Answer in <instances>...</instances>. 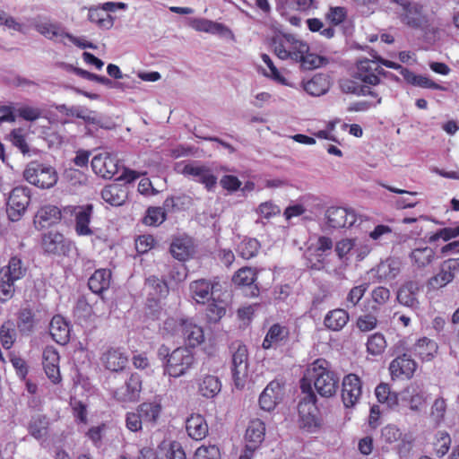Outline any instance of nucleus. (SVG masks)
<instances>
[{
  "mask_svg": "<svg viewBox=\"0 0 459 459\" xmlns=\"http://www.w3.org/2000/svg\"><path fill=\"white\" fill-rule=\"evenodd\" d=\"M403 263L398 257H388L380 262L370 273L378 281H389L394 280L402 272Z\"/></svg>",
  "mask_w": 459,
  "mask_h": 459,
  "instance_id": "nucleus-16",
  "label": "nucleus"
},
{
  "mask_svg": "<svg viewBox=\"0 0 459 459\" xmlns=\"http://www.w3.org/2000/svg\"><path fill=\"white\" fill-rule=\"evenodd\" d=\"M289 337V330L287 327L279 324L273 325L268 330L264 341L263 348L265 350L276 347L284 343Z\"/></svg>",
  "mask_w": 459,
  "mask_h": 459,
  "instance_id": "nucleus-32",
  "label": "nucleus"
},
{
  "mask_svg": "<svg viewBox=\"0 0 459 459\" xmlns=\"http://www.w3.org/2000/svg\"><path fill=\"white\" fill-rule=\"evenodd\" d=\"M420 284L415 281H408L399 288L396 299L401 305L417 310L420 308Z\"/></svg>",
  "mask_w": 459,
  "mask_h": 459,
  "instance_id": "nucleus-19",
  "label": "nucleus"
},
{
  "mask_svg": "<svg viewBox=\"0 0 459 459\" xmlns=\"http://www.w3.org/2000/svg\"><path fill=\"white\" fill-rule=\"evenodd\" d=\"M256 279L255 272L250 267L239 269L233 276L232 281L238 286H250Z\"/></svg>",
  "mask_w": 459,
  "mask_h": 459,
  "instance_id": "nucleus-50",
  "label": "nucleus"
},
{
  "mask_svg": "<svg viewBox=\"0 0 459 459\" xmlns=\"http://www.w3.org/2000/svg\"><path fill=\"white\" fill-rule=\"evenodd\" d=\"M143 424H144L143 420L138 410H136V411H130L126 413V426L129 430L133 432L139 431L142 429Z\"/></svg>",
  "mask_w": 459,
  "mask_h": 459,
  "instance_id": "nucleus-61",
  "label": "nucleus"
},
{
  "mask_svg": "<svg viewBox=\"0 0 459 459\" xmlns=\"http://www.w3.org/2000/svg\"><path fill=\"white\" fill-rule=\"evenodd\" d=\"M15 324L12 320L3 323L0 327V342L4 349H10L17 337Z\"/></svg>",
  "mask_w": 459,
  "mask_h": 459,
  "instance_id": "nucleus-45",
  "label": "nucleus"
},
{
  "mask_svg": "<svg viewBox=\"0 0 459 459\" xmlns=\"http://www.w3.org/2000/svg\"><path fill=\"white\" fill-rule=\"evenodd\" d=\"M182 174L192 177L195 181L203 184L208 191L213 190L217 184V177L210 168L204 165L186 164Z\"/></svg>",
  "mask_w": 459,
  "mask_h": 459,
  "instance_id": "nucleus-17",
  "label": "nucleus"
},
{
  "mask_svg": "<svg viewBox=\"0 0 459 459\" xmlns=\"http://www.w3.org/2000/svg\"><path fill=\"white\" fill-rule=\"evenodd\" d=\"M428 395L421 386L411 384L401 391V411L409 409L420 411L425 406Z\"/></svg>",
  "mask_w": 459,
  "mask_h": 459,
  "instance_id": "nucleus-10",
  "label": "nucleus"
},
{
  "mask_svg": "<svg viewBox=\"0 0 459 459\" xmlns=\"http://www.w3.org/2000/svg\"><path fill=\"white\" fill-rule=\"evenodd\" d=\"M265 427L264 423L259 420L255 419L249 422L246 431L247 445L254 446V449L264 440Z\"/></svg>",
  "mask_w": 459,
  "mask_h": 459,
  "instance_id": "nucleus-37",
  "label": "nucleus"
},
{
  "mask_svg": "<svg viewBox=\"0 0 459 459\" xmlns=\"http://www.w3.org/2000/svg\"><path fill=\"white\" fill-rule=\"evenodd\" d=\"M142 391V378L137 373L131 374L125 385L117 388L114 398L121 403H134L140 398Z\"/></svg>",
  "mask_w": 459,
  "mask_h": 459,
  "instance_id": "nucleus-11",
  "label": "nucleus"
},
{
  "mask_svg": "<svg viewBox=\"0 0 459 459\" xmlns=\"http://www.w3.org/2000/svg\"><path fill=\"white\" fill-rule=\"evenodd\" d=\"M14 293V281L0 273V301L10 299Z\"/></svg>",
  "mask_w": 459,
  "mask_h": 459,
  "instance_id": "nucleus-55",
  "label": "nucleus"
},
{
  "mask_svg": "<svg viewBox=\"0 0 459 459\" xmlns=\"http://www.w3.org/2000/svg\"><path fill=\"white\" fill-rule=\"evenodd\" d=\"M87 180L86 175L77 169H67L63 174V183L69 186H82Z\"/></svg>",
  "mask_w": 459,
  "mask_h": 459,
  "instance_id": "nucleus-49",
  "label": "nucleus"
},
{
  "mask_svg": "<svg viewBox=\"0 0 459 459\" xmlns=\"http://www.w3.org/2000/svg\"><path fill=\"white\" fill-rule=\"evenodd\" d=\"M195 249V246L193 238L183 234L172 240L169 251L175 259L186 261L194 255Z\"/></svg>",
  "mask_w": 459,
  "mask_h": 459,
  "instance_id": "nucleus-22",
  "label": "nucleus"
},
{
  "mask_svg": "<svg viewBox=\"0 0 459 459\" xmlns=\"http://www.w3.org/2000/svg\"><path fill=\"white\" fill-rule=\"evenodd\" d=\"M195 359L192 351L179 347L171 351L169 359L162 363L163 375L178 378L187 374L195 365Z\"/></svg>",
  "mask_w": 459,
  "mask_h": 459,
  "instance_id": "nucleus-5",
  "label": "nucleus"
},
{
  "mask_svg": "<svg viewBox=\"0 0 459 459\" xmlns=\"http://www.w3.org/2000/svg\"><path fill=\"white\" fill-rule=\"evenodd\" d=\"M347 17V10L345 7L336 6L330 7L328 13L325 14V19L332 25H339L345 21Z\"/></svg>",
  "mask_w": 459,
  "mask_h": 459,
  "instance_id": "nucleus-58",
  "label": "nucleus"
},
{
  "mask_svg": "<svg viewBox=\"0 0 459 459\" xmlns=\"http://www.w3.org/2000/svg\"><path fill=\"white\" fill-rule=\"evenodd\" d=\"M384 69L377 61L363 59L357 63L355 77L364 83L377 86L380 84V74H384Z\"/></svg>",
  "mask_w": 459,
  "mask_h": 459,
  "instance_id": "nucleus-13",
  "label": "nucleus"
},
{
  "mask_svg": "<svg viewBox=\"0 0 459 459\" xmlns=\"http://www.w3.org/2000/svg\"><path fill=\"white\" fill-rule=\"evenodd\" d=\"M93 213L92 204L67 205L59 209V221L66 225L74 222L75 230H90L89 224Z\"/></svg>",
  "mask_w": 459,
  "mask_h": 459,
  "instance_id": "nucleus-7",
  "label": "nucleus"
},
{
  "mask_svg": "<svg viewBox=\"0 0 459 459\" xmlns=\"http://www.w3.org/2000/svg\"><path fill=\"white\" fill-rule=\"evenodd\" d=\"M396 6L394 13L400 22L405 26L420 30L426 37H435L438 33V28L432 26L423 4L409 0H393Z\"/></svg>",
  "mask_w": 459,
  "mask_h": 459,
  "instance_id": "nucleus-3",
  "label": "nucleus"
},
{
  "mask_svg": "<svg viewBox=\"0 0 459 459\" xmlns=\"http://www.w3.org/2000/svg\"><path fill=\"white\" fill-rule=\"evenodd\" d=\"M111 281V271L108 269H98L89 278L88 286L95 294H102L109 288Z\"/></svg>",
  "mask_w": 459,
  "mask_h": 459,
  "instance_id": "nucleus-33",
  "label": "nucleus"
},
{
  "mask_svg": "<svg viewBox=\"0 0 459 459\" xmlns=\"http://www.w3.org/2000/svg\"><path fill=\"white\" fill-rule=\"evenodd\" d=\"M333 248V241L330 238L327 237H319L315 244H311V246L307 248V266L309 265V259L313 258L312 255L315 256L316 261L317 259H325L323 256L324 254L327 251H330Z\"/></svg>",
  "mask_w": 459,
  "mask_h": 459,
  "instance_id": "nucleus-42",
  "label": "nucleus"
},
{
  "mask_svg": "<svg viewBox=\"0 0 459 459\" xmlns=\"http://www.w3.org/2000/svg\"><path fill=\"white\" fill-rule=\"evenodd\" d=\"M349 321V314L342 308L329 311L324 320L325 325L333 331L342 330Z\"/></svg>",
  "mask_w": 459,
  "mask_h": 459,
  "instance_id": "nucleus-38",
  "label": "nucleus"
},
{
  "mask_svg": "<svg viewBox=\"0 0 459 459\" xmlns=\"http://www.w3.org/2000/svg\"><path fill=\"white\" fill-rule=\"evenodd\" d=\"M26 273V268L22 265V262L17 256H13L9 260L6 266L3 267L0 273L4 274V277H8L14 281L22 279Z\"/></svg>",
  "mask_w": 459,
  "mask_h": 459,
  "instance_id": "nucleus-44",
  "label": "nucleus"
},
{
  "mask_svg": "<svg viewBox=\"0 0 459 459\" xmlns=\"http://www.w3.org/2000/svg\"><path fill=\"white\" fill-rule=\"evenodd\" d=\"M101 361L107 369L118 372L126 368L128 358L119 349H110L102 355Z\"/></svg>",
  "mask_w": 459,
  "mask_h": 459,
  "instance_id": "nucleus-30",
  "label": "nucleus"
},
{
  "mask_svg": "<svg viewBox=\"0 0 459 459\" xmlns=\"http://www.w3.org/2000/svg\"><path fill=\"white\" fill-rule=\"evenodd\" d=\"M368 288V283H362L353 287L348 293L346 301L347 307H355L359 300L363 298L365 292Z\"/></svg>",
  "mask_w": 459,
  "mask_h": 459,
  "instance_id": "nucleus-57",
  "label": "nucleus"
},
{
  "mask_svg": "<svg viewBox=\"0 0 459 459\" xmlns=\"http://www.w3.org/2000/svg\"><path fill=\"white\" fill-rule=\"evenodd\" d=\"M28 130L25 128H14L10 132L9 140L13 146L20 150L23 154L30 152V147L27 143Z\"/></svg>",
  "mask_w": 459,
  "mask_h": 459,
  "instance_id": "nucleus-47",
  "label": "nucleus"
},
{
  "mask_svg": "<svg viewBox=\"0 0 459 459\" xmlns=\"http://www.w3.org/2000/svg\"><path fill=\"white\" fill-rule=\"evenodd\" d=\"M57 221V207L46 205L41 207L35 215L34 223L41 230L48 229L56 224Z\"/></svg>",
  "mask_w": 459,
  "mask_h": 459,
  "instance_id": "nucleus-39",
  "label": "nucleus"
},
{
  "mask_svg": "<svg viewBox=\"0 0 459 459\" xmlns=\"http://www.w3.org/2000/svg\"><path fill=\"white\" fill-rule=\"evenodd\" d=\"M232 379L238 389H242L248 379V352L245 345L238 344L232 354Z\"/></svg>",
  "mask_w": 459,
  "mask_h": 459,
  "instance_id": "nucleus-9",
  "label": "nucleus"
},
{
  "mask_svg": "<svg viewBox=\"0 0 459 459\" xmlns=\"http://www.w3.org/2000/svg\"><path fill=\"white\" fill-rule=\"evenodd\" d=\"M101 197L112 206H120L125 204L128 197V188L124 185L110 184L101 190Z\"/></svg>",
  "mask_w": 459,
  "mask_h": 459,
  "instance_id": "nucleus-26",
  "label": "nucleus"
},
{
  "mask_svg": "<svg viewBox=\"0 0 459 459\" xmlns=\"http://www.w3.org/2000/svg\"><path fill=\"white\" fill-rule=\"evenodd\" d=\"M166 219L165 212L160 207H150L143 218L145 225L150 227H157Z\"/></svg>",
  "mask_w": 459,
  "mask_h": 459,
  "instance_id": "nucleus-51",
  "label": "nucleus"
},
{
  "mask_svg": "<svg viewBox=\"0 0 459 459\" xmlns=\"http://www.w3.org/2000/svg\"><path fill=\"white\" fill-rule=\"evenodd\" d=\"M362 394V383L355 374H349L342 380V399L345 407L354 406Z\"/></svg>",
  "mask_w": 459,
  "mask_h": 459,
  "instance_id": "nucleus-15",
  "label": "nucleus"
},
{
  "mask_svg": "<svg viewBox=\"0 0 459 459\" xmlns=\"http://www.w3.org/2000/svg\"><path fill=\"white\" fill-rule=\"evenodd\" d=\"M311 383L316 392L323 397H331L335 394L338 385L339 377L331 369L330 364L324 359H317L311 363L301 381V388L305 392L307 387L310 389Z\"/></svg>",
  "mask_w": 459,
  "mask_h": 459,
  "instance_id": "nucleus-2",
  "label": "nucleus"
},
{
  "mask_svg": "<svg viewBox=\"0 0 459 459\" xmlns=\"http://www.w3.org/2000/svg\"><path fill=\"white\" fill-rule=\"evenodd\" d=\"M260 247L255 238H244L238 246V253L244 259H250L256 255Z\"/></svg>",
  "mask_w": 459,
  "mask_h": 459,
  "instance_id": "nucleus-48",
  "label": "nucleus"
},
{
  "mask_svg": "<svg viewBox=\"0 0 459 459\" xmlns=\"http://www.w3.org/2000/svg\"><path fill=\"white\" fill-rule=\"evenodd\" d=\"M59 113L67 117L81 118L88 124H95L97 122L95 112L80 106L68 108L65 105H59Z\"/></svg>",
  "mask_w": 459,
  "mask_h": 459,
  "instance_id": "nucleus-41",
  "label": "nucleus"
},
{
  "mask_svg": "<svg viewBox=\"0 0 459 459\" xmlns=\"http://www.w3.org/2000/svg\"><path fill=\"white\" fill-rule=\"evenodd\" d=\"M437 344L435 341L422 337L413 346V352L422 360H430L437 351Z\"/></svg>",
  "mask_w": 459,
  "mask_h": 459,
  "instance_id": "nucleus-40",
  "label": "nucleus"
},
{
  "mask_svg": "<svg viewBox=\"0 0 459 459\" xmlns=\"http://www.w3.org/2000/svg\"><path fill=\"white\" fill-rule=\"evenodd\" d=\"M42 366L48 378L57 383V351L54 346H47L42 354Z\"/></svg>",
  "mask_w": 459,
  "mask_h": 459,
  "instance_id": "nucleus-31",
  "label": "nucleus"
},
{
  "mask_svg": "<svg viewBox=\"0 0 459 459\" xmlns=\"http://www.w3.org/2000/svg\"><path fill=\"white\" fill-rule=\"evenodd\" d=\"M92 170L98 176L111 179L114 178L120 169L118 160L111 154H99L91 160Z\"/></svg>",
  "mask_w": 459,
  "mask_h": 459,
  "instance_id": "nucleus-12",
  "label": "nucleus"
},
{
  "mask_svg": "<svg viewBox=\"0 0 459 459\" xmlns=\"http://www.w3.org/2000/svg\"><path fill=\"white\" fill-rule=\"evenodd\" d=\"M48 420L44 415H36L31 418L29 425L30 434L37 439L44 437L48 433Z\"/></svg>",
  "mask_w": 459,
  "mask_h": 459,
  "instance_id": "nucleus-46",
  "label": "nucleus"
},
{
  "mask_svg": "<svg viewBox=\"0 0 459 459\" xmlns=\"http://www.w3.org/2000/svg\"><path fill=\"white\" fill-rule=\"evenodd\" d=\"M37 319L32 309L29 307L21 308L17 313V328L22 335H30L37 325Z\"/></svg>",
  "mask_w": 459,
  "mask_h": 459,
  "instance_id": "nucleus-34",
  "label": "nucleus"
},
{
  "mask_svg": "<svg viewBox=\"0 0 459 459\" xmlns=\"http://www.w3.org/2000/svg\"><path fill=\"white\" fill-rule=\"evenodd\" d=\"M186 429L188 436L197 441L204 439L208 434V425L200 414L190 415L186 419Z\"/></svg>",
  "mask_w": 459,
  "mask_h": 459,
  "instance_id": "nucleus-29",
  "label": "nucleus"
},
{
  "mask_svg": "<svg viewBox=\"0 0 459 459\" xmlns=\"http://www.w3.org/2000/svg\"><path fill=\"white\" fill-rule=\"evenodd\" d=\"M89 20L102 28H110L113 24L112 19L105 11L99 9L89 10Z\"/></svg>",
  "mask_w": 459,
  "mask_h": 459,
  "instance_id": "nucleus-54",
  "label": "nucleus"
},
{
  "mask_svg": "<svg viewBox=\"0 0 459 459\" xmlns=\"http://www.w3.org/2000/svg\"><path fill=\"white\" fill-rule=\"evenodd\" d=\"M304 91L311 96L325 94L331 87V77L326 74H316L302 83Z\"/></svg>",
  "mask_w": 459,
  "mask_h": 459,
  "instance_id": "nucleus-24",
  "label": "nucleus"
},
{
  "mask_svg": "<svg viewBox=\"0 0 459 459\" xmlns=\"http://www.w3.org/2000/svg\"><path fill=\"white\" fill-rule=\"evenodd\" d=\"M316 397L309 394V400L302 401L299 403V426L308 432H315L318 427V420L315 414Z\"/></svg>",
  "mask_w": 459,
  "mask_h": 459,
  "instance_id": "nucleus-18",
  "label": "nucleus"
},
{
  "mask_svg": "<svg viewBox=\"0 0 459 459\" xmlns=\"http://www.w3.org/2000/svg\"><path fill=\"white\" fill-rule=\"evenodd\" d=\"M385 347L386 342L384 335L381 333H374L368 339L367 349L372 355L381 354Z\"/></svg>",
  "mask_w": 459,
  "mask_h": 459,
  "instance_id": "nucleus-52",
  "label": "nucleus"
},
{
  "mask_svg": "<svg viewBox=\"0 0 459 459\" xmlns=\"http://www.w3.org/2000/svg\"><path fill=\"white\" fill-rule=\"evenodd\" d=\"M221 389V383L216 376L204 375L198 380V392L205 398L215 397Z\"/></svg>",
  "mask_w": 459,
  "mask_h": 459,
  "instance_id": "nucleus-36",
  "label": "nucleus"
},
{
  "mask_svg": "<svg viewBox=\"0 0 459 459\" xmlns=\"http://www.w3.org/2000/svg\"><path fill=\"white\" fill-rule=\"evenodd\" d=\"M217 285V282H212L205 279L194 281L189 286L191 297L195 302L204 304L206 301L210 300L212 291Z\"/></svg>",
  "mask_w": 459,
  "mask_h": 459,
  "instance_id": "nucleus-25",
  "label": "nucleus"
},
{
  "mask_svg": "<svg viewBox=\"0 0 459 459\" xmlns=\"http://www.w3.org/2000/svg\"><path fill=\"white\" fill-rule=\"evenodd\" d=\"M35 28L39 33L48 39H53L57 35V27L55 24L49 23L47 19H39L35 23Z\"/></svg>",
  "mask_w": 459,
  "mask_h": 459,
  "instance_id": "nucleus-62",
  "label": "nucleus"
},
{
  "mask_svg": "<svg viewBox=\"0 0 459 459\" xmlns=\"http://www.w3.org/2000/svg\"><path fill=\"white\" fill-rule=\"evenodd\" d=\"M375 394L378 403L392 411H401V392H393L388 384L381 383L376 387Z\"/></svg>",
  "mask_w": 459,
  "mask_h": 459,
  "instance_id": "nucleus-23",
  "label": "nucleus"
},
{
  "mask_svg": "<svg viewBox=\"0 0 459 459\" xmlns=\"http://www.w3.org/2000/svg\"><path fill=\"white\" fill-rule=\"evenodd\" d=\"M459 268V263L456 260H448L442 264L440 272L432 276L427 283L429 290H438L446 286L451 282L455 276V271Z\"/></svg>",
  "mask_w": 459,
  "mask_h": 459,
  "instance_id": "nucleus-20",
  "label": "nucleus"
},
{
  "mask_svg": "<svg viewBox=\"0 0 459 459\" xmlns=\"http://www.w3.org/2000/svg\"><path fill=\"white\" fill-rule=\"evenodd\" d=\"M325 221L332 230H350L352 228H371V220L358 215L353 210L332 206L325 212Z\"/></svg>",
  "mask_w": 459,
  "mask_h": 459,
  "instance_id": "nucleus-4",
  "label": "nucleus"
},
{
  "mask_svg": "<svg viewBox=\"0 0 459 459\" xmlns=\"http://www.w3.org/2000/svg\"><path fill=\"white\" fill-rule=\"evenodd\" d=\"M258 213L264 219H271L272 217L280 215L281 209L278 205L271 201L262 203L257 209Z\"/></svg>",
  "mask_w": 459,
  "mask_h": 459,
  "instance_id": "nucleus-64",
  "label": "nucleus"
},
{
  "mask_svg": "<svg viewBox=\"0 0 459 459\" xmlns=\"http://www.w3.org/2000/svg\"><path fill=\"white\" fill-rule=\"evenodd\" d=\"M282 396V385L276 380L271 381L260 394L259 405L262 410L271 411L280 403Z\"/></svg>",
  "mask_w": 459,
  "mask_h": 459,
  "instance_id": "nucleus-21",
  "label": "nucleus"
},
{
  "mask_svg": "<svg viewBox=\"0 0 459 459\" xmlns=\"http://www.w3.org/2000/svg\"><path fill=\"white\" fill-rule=\"evenodd\" d=\"M417 363L407 353L397 355L389 365L393 379H410L413 377Z\"/></svg>",
  "mask_w": 459,
  "mask_h": 459,
  "instance_id": "nucleus-14",
  "label": "nucleus"
},
{
  "mask_svg": "<svg viewBox=\"0 0 459 459\" xmlns=\"http://www.w3.org/2000/svg\"><path fill=\"white\" fill-rule=\"evenodd\" d=\"M30 202V191L25 186L14 187L7 202V216L12 221L21 220Z\"/></svg>",
  "mask_w": 459,
  "mask_h": 459,
  "instance_id": "nucleus-8",
  "label": "nucleus"
},
{
  "mask_svg": "<svg viewBox=\"0 0 459 459\" xmlns=\"http://www.w3.org/2000/svg\"><path fill=\"white\" fill-rule=\"evenodd\" d=\"M195 459H221V453L216 446H204L195 451Z\"/></svg>",
  "mask_w": 459,
  "mask_h": 459,
  "instance_id": "nucleus-63",
  "label": "nucleus"
},
{
  "mask_svg": "<svg viewBox=\"0 0 459 459\" xmlns=\"http://www.w3.org/2000/svg\"><path fill=\"white\" fill-rule=\"evenodd\" d=\"M23 177L30 184L43 189L50 188L57 182L56 169L39 162L30 163L23 172Z\"/></svg>",
  "mask_w": 459,
  "mask_h": 459,
  "instance_id": "nucleus-6",
  "label": "nucleus"
},
{
  "mask_svg": "<svg viewBox=\"0 0 459 459\" xmlns=\"http://www.w3.org/2000/svg\"><path fill=\"white\" fill-rule=\"evenodd\" d=\"M74 316L83 321H91L93 317V310L91 306L84 298H80L74 307Z\"/></svg>",
  "mask_w": 459,
  "mask_h": 459,
  "instance_id": "nucleus-53",
  "label": "nucleus"
},
{
  "mask_svg": "<svg viewBox=\"0 0 459 459\" xmlns=\"http://www.w3.org/2000/svg\"><path fill=\"white\" fill-rule=\"evenodd\" d=\"M137 410L143 420V423L146 426L154 427L161 415L162 404L160 399H154L153 401L141 403Z\"/></svg>",
  "mask_w": 459,
  "mask_h": 459,
  "instance_id": "nucleus-27",
  "label": "nucleus"
},
{
  "mask_svg": "<svg viewBox=\"0 0 459 459\" xmlns=\"http://www.w3.org/2000/svg\"><path fill=\"white\" fill-rule=\"evenodd\" d=\"M182 331L186 342L191 347H196L204 341L203 327L195 324L191 318L182 321Z\"/></svg>",
  "mask_w": 459,
  "mask_h": 459,
  "instance_id": "nucleus-28",
  "label": "nucleus"
},
{
  "mask_svg": "<svg viewBox=\"0 0 459 459\" xmlns=\"http://www.w3.org/2000/svg\"><path fill=\"white\" fill-rule=\"evenodd\" d=\"M268 45L279 59L299 63L305 70H313L325 63L324 57L310 52L307 42L290 33L275 31L269 38Z\"/></svg>",
  "mask_w": 459,
  "mask_h": 459,
  "instance_id": "nucleus-1",
  "label": "nucleus"
},
{
  "mask_svg": "<svg viewBox=\"0 0 459 459\" xmlns=\"http://www.w3.org/2000/svg\"><path fill=\"white\" fill-rule=\"evenodd\" d=\"M435 258V253L430 247L416 248L411 254V259L414 266L423 269L429 265Z\"/></svg>",
  "mask_w": 459,
  "mask_h": 459,
  "instance_id": "nucleus-43",
  "label": "nucleus"
},
{
  "mask_svg": "<svg viewBox=\"0 0 459 459\" xmlns=\"http://www.w3.org/2000/svg\"><path fill=\"white\" fill-rule=\"evenodd\" d=\"M225 307L221 301H212L206 308V316L210 322H217L225 315Z\"/></svg>",
  "mask_w": 459,
  "mask_h": 459,
  "instance_id": "nucleus-56",
  "label": "nucleus"
},
{
  "mask_svg": "<svg viewBox=\"0 0 459 459\" xmlns=\"http://www.w3.org/2000/svg\"><path fill=\"white\" fill-rule=\"evenodd\" d=\"M261 58H262L263 62L265 64V65L267 66V68L269 69L268 72L264 71V74L267 77L273 79L274 81H276L278 82L283 83L285 79L281 74V73L279 72V70L277 69L275 65L273 64L271 57L267 54H262Z\"/></svg>",
  "mask_w": 459,
  "mask_h": 459,
  "instance_id": "nucleus-59",
  "label": "nucleus"
},
{
  "mask_svg": "<svg viewBox=\"0 0 459 459\" xmlns=\"http://www.w3.org/2000/svg\"><path fill=\"white\" fill-rule=\"evenodd\" d=\"M451 438L446 432H438L437 441L434 443V448L438 456L445 455L449 449Z\"/></svg>",
  "mask_w": 459,
  "mask_h": 459,
  "instance_id": "nucleus-60",
  "label": "nucleus"
},
{
  "mask_svg": "<svg viewBox=\"0 0 459 459\" xmlns=\"http://www.w3.org/2000/svg\"><path fill=\"white\" fill-rule=\"evenodd\" d=\"M347 263L342 260H339V264L335 266H332L329 264L325 259H317L314 261L309 259L308 267L312 270L325 271L329 275L335 277L338 280H342L345 278V271H346Z\"/></svg>",
  "mask_w": 459,
  "mask_h": 459,
  "instance_id": "nucleus-35",
  "label": "nucleus"
}]
</instances>
